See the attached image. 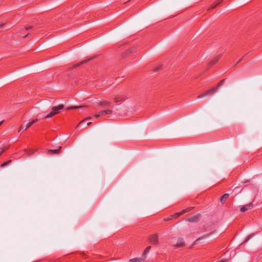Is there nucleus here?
<instances>
[{
	"mask_svg": "<svg viewBox=\"0 0 262 262\" xmlns=\"http://www.w3.org/2000/svg\"><path fill=\"white\" fill-rule=\"evenodd\" d=\"M221 56H222V54H220V55H217V56H216L214 58L212 59L209 63V66L211 67L213 65H214V64H215L221 58Z\"/></svg>",
	"mask_w": 262,
	"mask_h": 262,
	"instance_id": "obj_10",
	"label": "nucleus"
},
{
	"mask_svg": "<svg viewBox=\"0 0 262 262\" xmlns=\"http://www.w3.org/2000/svg\"><path fill=\"white\" fill-rule=\"evenodd\" d=\"M148 242L152 245H156L159 243V238L157 234H154L149 236Z\"/></svg>",
	"mask_w": 262,
	"mask_h": 262,
	"instance_id": "obj_4",
	"label": "nucleus"
},
{
	"mask_svg": "<svg viewBox=\"0 0 262 262\" xmlns=\"http://www.w3.org/2000/svg\"><path fill=\"white\" fill-rule=\"evenodd\" d=\"M200 217L201 215L200 214H198L188 219L187 221L189 222H197L200 220Z\"/></svg>",
	"mask_w": 262,
	"mask_h": 262,
	"instance_id": "obj_7",
	"label": "nucleus"
},
{
	"mask_svg": "<svg viewBox=\"0 0 262 262\" xmlns=\"http://www.w3.org/2000/svg\"><path fill=\"white\" fill-rule=\"evenodd\" d=\"M244 57V56H243L242 58H241L240 59H239V60L236 62V64L238 63L239 62H240L241 61V60L243 59V58Z\"/></svg>",
	"mask_w": 262,
	"mask_h": 262,
	"instance_id": "obj_35",
	"label": "nucleus"
},
{
	"mask_svg": "<svg viewBox=\"0 0 262 262\" xmlns=\"http://www.w3.org/2000/svg\"><path fill=\"white\" fill-rule=\"evenodd\" d=\"M32 28H33V26H28V27H26L25 29H26V30H28L31 29Z\"/></svg>",
	"mask_w": 262,
	"mask_h": 262,
	"instance_id": "obj_30",
	"label": "nucleus"
},
{
	"mask_svg": "<svg viewBox=\"0 0 262 262\" xmlns=\"http://www.w3.org/2000/svg\"><path fill=\"white\" fill-rule=\"evenodd\" d=\"M253 207V203H250L240 208V211L242 212H244L248 210H249L251 207Z\"/></svg>",
	"mask_w": 262,
	"mask_h": 262,
	"instance_id": "obj_8",
	"label": "nucleus"
},
{
	"mask_svg": "<svg viewBox=\"0 0 262 262\" xmlns=\"http://www.w3.org/2000/svg\"><path fill=\"white\" fill-rule=\"evenodd\" d=\"M83 106H70L67 108V110H73V109H77L79 108L83 107Z\"/></svg>",
	"mask_w": 262,
	"mask_h": 262,
	"instance_id": "obj_20",
	"label": "nucleus"
},
{
	"mask_svg": "<svg viewBox=\"0 0 262 262\" xmlns=\"http://www.w3.org/2000/svg\"><path fill=\"white\" fill-rule=\"evenodd\" d=\"M194 207H187V208L185 209H183L182 210V213L183 214H184L186 212H189L190 211H191V210H192Z\"/></svg>",
	"mask_w": 262,
	"mask_h": 262,
	"instance_id": "obj_15",
	"label": "nucleus"
},
{
	"mask_svg": "<svg viewBox=\"0 0 262 262\" xmlns=\"http://www.w3.org/2000/svg\"><path fill=\"white\" fill-rule=\"evenodd\" d=\"M114 101L115 103L121 102L126 99V96L124 94L117 96L114 98Z\"/></svg>",
	"mask_w": 262,
	"mask_h": 262,
	"instance_id": "obj_6",
	"label": "nucleus"
},
{
	"mask_svg": "<svg viewBox=\"0 0 262 262\" xmlns=\"http://www.w3.org/2000/svg\"><path fill=\"white\" fill-rule=\"evenodd\" d=\"M137 46H135L130 48L128 49V50H126L124 52H123L122 54V57L123 58H126L129 54L135 53L137 51Z\"/></svg>",
	"mask_w": 262,
	"mask_h": 262,
	"instance_id": "obj_2",
	"label": "nucleus"
},
{
	"mask_svg": "<svg viewBox=\"0 0 262 262\" xmlns=\"http://www.w3.org/2000/svg\"><path fill=\"white\" fill-rule=\"evenodd\" d=\"M162 68V66L161 64H159L157 66H156L154 69V70L155 71H158L159 70H160V69H161Z\"/></svg>",
	"mask_w": 262,
	"mask_h": 262,
	"instance_id": "obj_25",
	"label": "nucleus"
},
{
	"mask_svg": "<svg viewBox=\"0 0 262 262\" xmlns=\"http://www.w3.org/2000/svg\"><path fill=\"white\" fill-rule=\"evenodd\" d=\"M182 215H183V213H182V211H181L179 212L176 213L171 215H172V218L176 219V218L179 217L180 216H181Z\"/></svg>",
	"mask_w": 262,
	"mask_h": 262,
	"instance_id": "obj_17",
	"label": "nucleus"
},
{
	"mask_svg": "<svg viewBox=\"0 0 262 262\" xmlns=\"http://www.w3.org/2000/svg\"><path fill=\"white\" fill-rule=\"evenodd\" d=\"M32 125H33V124H32V122H30L26 124V127L25 128V130H26L27 128H28L30 127H31Z\"/></svg>",
	"mask_w": 262,
	"mask_h": 262,
	"instance_id": "obj_28",
	"label": "nucleus"
},
{
	"mask_svg": "<svg viewBox=\"0 0 262 262\" xmlns=\"http://www.w3.org/2000/svg\"><path fill=\"white\" fill-rule=\"evenodd\" d=\"M91 119V117H88L86 118L85 119H83V120H82L81 121H80V122H79V124H78V125H77V127H78V126H80V125H82V123H83L85 122V121L86 120H89V119Z\"/></svg>",
	"mask_w": 262,
	"mask_h": 262,
	"instance_id": "obj_24",
	"label": "nucleus"
},
{
	"mask_svg": "<svg viewBox=\"0 0 262 262\" xmlns=\"http://www.w3.org/2000/svg\"><path fill=\"white\" fill-rule=\"evenodd\" d=\"M229 194L228 193H225L220 198V202L224 204L227 199L229 198Z\"/></svg>",
	"mask_w": 262,
	"mask_h": 262,
	"instance_id": "obj_13",
	"label": "nucleus"
},
{
	"mask_svg": "<svg viewBox=\"0 0 262 262\" xmlns=\"http://www.w3.org/2000/svg\"><path fill=\"white\" fill-rule=\"evenodd\" d=\"M29 35V33H28L27 34H26V35L24 36V37H27V36H28Z\"/></svg>",
	"mask_w": 262,
	"mask_h": 262,
	"instance_id": "obj_38",
	"label": "nucleus"
},
{
	"mask_svg": "<svg viewBox=\"0 0 262 262\" xmlns=\"http://www.w3.org/2000/svg\"><path fill=\"white\" fill-rule=\"evenodd\" d=\"M217 91V88L213 87L212 89L205 91L204 93L198 96V99L201 98L206 96H209L213 94L214 93Z\"/></svg>",
	"mask_w": 262,
	"mask_h": 262,
	"instance_id": "obj_3",
	"label": "nucleus"
},
{
	"mask_svg": "<svg viewBox=\"0 0 262 262\" xmlns=\"http://www.w3.org/2000/svg\"><path fill=\"white\" fill-rule=\"evenodd\" d=\"M64 108V105L61 104L57 106H53L51 108V112L48 114L45 118H49L59 113V111Z\"/></svg>",
	"mask_w": 262,
	"mask_h": 262,
	"instance_id": "obj_1",
	"label": "nucleus"
},
{
	"mask_svg": "<svg viewBox=\"0 0 262 262\" xmlns=\"http://www.w3.org/2000/svg\"><path fill=\"white\" fill-rule=\"evenodd\" d=\"M220 262H227L226 260H222Z\"/></svg>",
	"mask_w": 262,
	"mask_h": 262,
	"instance_id": "obj_37",
	"label": "nucleus"
},
{
	"mask_svg": "<svg viewBox=\"0 0 262 262\" xmlns=\"http://www.w3.org/2000/svg\"><path fill=\"white\" fill-rule=\"evenodd\" d=\"M5 25V23H0V28L3 27Z\"/></svg>",
	"mask_w": 262,
	"mask_h": 262,
	"instance_id": "obj_33",
	"label": "nucleus"
},
{
	"mask_svg": "<svg viewBox=\"0 0 262 262\" xmlns=\"http://www.w3.org/2000/svg\"><path fill=\"white\" fill-rule=\"evenodd\" d=\"M225 80L226 79H223L217 83V86L215 87L217 88V90L224 84V82Z\"/></svg>",
	"mask_w": 262,
	"mask_h": 262,
	"instance_id": "obj_18",
	"label": "nucleus"
},
{
	"mask_svg": "<svg viewBox=\"0 0 262 262\" xmlns=\"http://www.w3.org/2000/svg\"><path fill=\"white\" fill-rule=\"evenodd\" d=\"M172 215H170L169 216L167 217H166V218H164L163 219V221L164 222H167V221H169L170 220H171L172 219Z\"/></svg>",
	"mask_w": 262,
	"mask_h": 262,
	"instance_id": "obj_27",
	"label": "nucleus"
},
{
	"mask_svg": "<svg viewBox=\"0 0 262 262\" xmlns=\"http://www.w3.org/2000/svg\"><path fill=\"white\" fill-rule=\"evenodd\" d=\"M173 245L176 248L182 247L185 245L184 239L182 237H179L177 239L176 244H173Z\"/></svg>",
	"mask_w": 262,
	"mask_h": 262,
	"instance_id": "obj_5",
	"label": "nucleus"
},
{
	"mask_svg": "<svg viewBox=\"0 0 262 262\" xmlns=\"http://www.w3.org/2000/svg\"><path fill=\"white\" fill-rule=\"evenodd\" d=\"M146 256H142L141 257H136L134 258L130 259L129 260L130 262H141L142 260H144L146 258Z\"/></svg>",
	"mask_w": 262,
	"mask_h": 262,
	"instance_id": "obj_12",
	"label": "nucleus"
},
{
	"mask_svg": "<svg viewBox=\"0 0 262 262\" xmlns=\"http://www.w3.org/2000/svg\"><path fill=\"white\" fill-rule=\"evenodd\" d=\"M101 115H102L101 114V113H100V112H99L98 114H96V115L94 116V117H95V118H98V117H99Z\"/></svg>",
	"mask_w": 262,
	"mask_h": 262,
	"instance_id": "obj_29",
	"label": "nucleus"
},
{
	"mask_svg": "<svg viewBox=\"0 0 262 262\" xmlns=\"http://www.w3.org/2000/svg\"><path fill=\"white\" fill-rule=\"evenodd\" d=\"M3 122H4V121H2L0 122V126L2 124Z\"/></svg>",
	"mask_w": 262,
	"mask_h": 262,
	"instance_id": "obj_39",
	"label": "nucleus"
},
{
	"mask_svg": "<svg viewBox=\"0 0 262 262\" xmlns=\"http://www.w3.org/2000/svg\"><path fill=\"white\" fill-rule=\"evenodd\" d=\"M224 0H217L216 1V4L212 6H211V9H214L218 5H219L220 4H221V3H222V2Z\"/></svg>",
	"mask_w": 262,
	"mask_h": 262,
	"instance_id": "obj_23",
	"label": "nucleus"
},
{
	"mask_svg": "<svg viewBox=\"0 0 262 262\" xmlns=\"http://www.w3.org/2000/svg\"><path fill=\"white\" fill-rule=\"evenodd\" d=\"M7 149V148H5L4 149H3L1 152H0V157L1 156L2 154L5 151V150H6Z\"/></svg>",
	"mask_w": 262,
	"mask_h": 262,
	"instance_id": "obj_32",
	"label": "nucleus"
},
{
	"mask_svg": "<svg viewBox=\"0 0 262 262\" xmlns=\"http://www.w3.org/2000/svg\"><path fill=\"white\" fill-rule=\"evenodd\" d=\"M11 162H12V160H8V161H7V162H5L3 163L1 165V166L2 167H4V166H5L7 165L8 164L10 163Z\"/></svg>",
	"mask_w": 262,
	"mask_h": 262,
	"instance_id": "obj_26",
	"label": "nucleus"
},
{
	"mask_svg": "<svg viewBox=\"0 0 262 262\" xmlns=\"http://www.w3.org/2000/svg\"><path fill=\"white\" fill-rule=\"evenodd\" d=\"M151 249V246H147L144 250L143 253L142 254V256H146V255L149 252L150 249Z\"/></svg>",
	"mask_w": 262,
	"mask_h": 262,
	"instance_id": "obj_14",
	"label": "nucleus"
},
{
	"mask_svg": "<svg viewBox=\"0 0 262 262\" xmlns=\"http://www.w3.org/2000/svg\"><path fill=\"white\" fill-rule=\"evenodd\" d=\"M254 235V233H252V234H251L250 235H248V236L246 238V239H245V241L243 242V243L242 244H243V243H246V242H247V241H249V239H250V238H251V237H252Z\"/></svg>",
	"mask_w": 262,
	"mask_h": 262,
	"instance_id": "obj_21",
	"label": "nucleus"
},
{
	"mask_svg": "<svg viewBox=\"0 0 262 262\" xmlns=\"http://www.w3.org/2000/svg\"><path fill=\"white\" fill-rule=\"evenodd\" d=\"M93 58H89V59H86V60H83L82 61H80V62H78V63H77V64L74 65L73 66L71 67L69 69H74V68H77L78 67H79V66L82 65L84 63H87L88 61H90Z\"/></svg>",
	"mask_w": 262,
	"mask_h": 262,
	"instance_id": "obj_9",
	"label": "nucleus"
},
{
	"mask_svg": "<svg viewBox=\"0 0 262 262\" xmlns=\"http://www.w3.org/2000/svg\"><path fill=\"white\" fill-rule=\"evenodd\" d=\"M61 148V147L60 146L59 148L57 149H49L48 151V154L49 155L59 154L60 153Z\"/></svg>",
	"mask_w": 262,
	"mask_h": 262,
	"instance_id": "obj_11",
	"label": "nucleus"
},
{
	"mask_svg": "<svg viewBox=\"0 0 262 262\" xmlns=\"http://www.w3.org/2000/svg\"><path fill=\"white\" fill-rule=\"evenodd\" d=\"M38 121H39V119H36L32 120V121H31V122H32V124H33L34 123L38 122Z\"/></svg>",
	"mask_w": 262,
	"mask_h": 262,
	"instance_id": "obj_31",
	"label": "nucleus"
},
{
	"mask_svg": "<svg viewBox=\"0 0 262 262\" xmlns=\"http://www.w3.org/2000/svg\"><path fill=\"white\" fill-rule=\"evenodd\" d=\"M112 112H113L112 110H110L100 111V113H101V114L102 115H104L105 114H111L112 113Z\"/></svg>",
	"mask_w": 262,
	"mask_h": 262,
	"instance_id": "obj_16",
	"label": "nucleus"
},
{
	"mask_svg": "<svg viewBox=\"0 0 262 262\" xmlns=\"http://www.w3.org/2000/svg\"><path fill=\"white\" fill-rule=\"evenodd\" d=\"M211 234V233H209V234H205V235H203L202 236H201V237H199V238H198L197 239H196V240H195V241L194 242V243H195H195H197L199 241H200V239H203V238H204L205 237L207 236H208V235H210Z\"/></svg>",
	"mask_w": 262,
	"mask_h": 262,
	"instance_id": "obj_22",
	"label": "nucleus"
},
{
	"mask_svg": "<svg viewBox=\"0 0 262 262\" xmlns=\"http://www.w3.org/2000/svg\"><path fill=\"white\" fill-rule=\"evenodd\" d=\"M25 129L24 127L23 126V125H21L19 127V130H18V132H20L21 130H22V129Z\"/></svg>",
	"mask_w": 262,
	"mask_h": 262,
	"instance_id": "obj_34",
	"label": "nucleus"
},
{
	"mask_svg": "<svg viewBox=\"0 0 262 262\" xmlns=\"http://www.w3.org/2000/svg\"><path fill=\"white\" fill-rule=\"evenodd\" d=\"M92 122H88L87 123V125H90V124H91Z\"/></svg>",
	"mask_w": 262,
	"mask_h": 262,
	"instance_id": "obj_36",
	"label": "nucleus"
},
{
	"mask_svg": "<svg viewBox=\"0 0 262 262\" xmlns=\"http://www.w3.org/2000/svg\"><path fill=\"white\" fill-rule=\"evenodd\" d=\"M110 103L106 101H102L99 103L100 106H103L104 105H110Z\"/></svg>",
	"mask_w": 262,
	"mask_h": 262,
	"instance_id": "obj_19",
	"label": "nucleus"
}]
</instances>
